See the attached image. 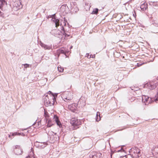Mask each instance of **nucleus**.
I'll return each instance as SVG.
<instances>
[{"instance_id": "obj_1", "label": "nucleus", "mask_w": 158, "mask_h": 158, "mask_svg": "<svg viewBox=\"0 0 158 158\" xmlns=\"http://www.w3.org/2000/svg\"><path fill=\"white\" fill-rule=\"evenodd\" d=\"M52 21V22L53 24L56 27H57L58 26L60 25V26L61 27V30L63 31V35L64 36V39H65L66 38H67L68 37H72V36H71L69 34V32L65 30V28L63 27V25L62 24V22L63 24H64V26L66 27V24L67 23L68 26L69 27V24L67 22V20H61L60 23V20Z\"/></svg>"}, {"instance_id": "obj_2", "label": "nucleus", "mask_w": 158, "mask_h": 158, "mask_svg": "<svg viewBox=\"0 0 158 158\" xmlns=\"http://www.w3.org/2000/svg\"><path fill=\"white\" fill-rule=\"evenodd\" d=\"M142 101L145 103V105H148L149 103H152L155 101L156 102L158 101V96L156 98H151L148 96L143 95L142 97Z\"/></svg>"}, {"instance_id": "obj_3", "label": "nucleus", "mask_w": 158, "mask_h": 158, "mask_svg": "<svg viewBox=\"0 0 158 158\" xmlns=\"http://www.w3.org/2000/svg\"><path fill=\"white\" fill-rule=\"evenodd\" d=\"M158 86V81L157 80H156L148 82L144 85L143 87L150 89H155Z\"/></svg>"}, {"instance_id": "obj_4", "label": "nucleus", "mask_w": 158, "mask_h": 158, "mask_svg": "<svg viewBox=\"0 0 158 158\" xmlns=\"http://www.w3.org/2000/svg\"><path fill=\"white\" fill-rule=\"evenodd\" d=\"M69 6L70 12L72 14H75L79 10V9L77 7V4L76 2H70Z\"/></svg>"}, {"instance_id": "obj_5", "label": "nucleus", "mask_w": 158, "mask_h": 158, "mask_svg": "<svg viewBox=\"0 0 158 158\" xmlns=\"http://www.w3.org/2000/svg\"><path fill=\"white\" fill-rule=\"evenodd\" d=\"M51 33L54 36L60 39H62L63 38V31L62 30L60 31L59 30H54L52 31Z\"/></svg>"}, {"instance_id": "obj_6", "label": "nucleus", "mask_w": 158, "mask_h": 158, "mask_svg": "<svg viewBox=\"0 0 158 158\" xmlns=\"http://www.w3.org/2000/svg\"><path fill=\"white\" fill-rule=\"evenodd\" d=\"M12 4L13 6V9L15 10H17L22 8L23 6L21 2L18 0H16L15 2H12Z\"/></svg>"}, {"instance_id": "obj_7", "label": "nucleus", "mask_w": 158, "mask_h": 158, "mask_svg": "<svg viewBox=\"0 0 158 158\" xmlns=\"http://www.w3.org/2000/svg\"><path fill=\"white\" fill-rule=\"evenodd\" d=\"M60 10L64 15L70 13L69 6H67L66 4L62 5L60 8Z\"/></svg>"}, {"instance_id": "obj_8", "label": "nucleus", "mask_w": 158, "mask_h": 158, "mask_svg": "<svg viewBox=\"0 0 158 158\" xmlns=\"http://www.w3.org/2000/svg\"><path fill=\"white\" fill-rule=\"evenodd\" d=\"M53 119L56 123L57 125L60 128H61V131H63L64 128L65 127L64 125H62L59 120V117L56 114H54L53 116Z\"/></svg>"}, {"instance_id": "obj_9", "label": "nucleus", "mask_w": 158, "mask_h": 158, "mask_svg": "<svg viewBox=\"0 0 158 158\" xmlns=\"http://www.w3.org/2000/svg\"><path fill=\"white\" fill-rule=\"evenodd\" d=\"M14 152L17 155H21L23 153V151L19 145H16L14 148Z\"/></svg>"}, {"instance_id": "obj_10", "label": "nucleus", "mask_w": 158, "mask_h": 158, "mask_svg": "<svg viewBox=\"0 0 158 158\" xmlns=\"http://www.w3.org/2000/svg\"><path fill=\"white\" fill-rule=\"evenodd\" d=\"M71 123L73 126L74 128L76 129L79 128L78 126L81 125V122L79 120L75 118L71 121Z\"/></svg>"}, {"instance_id": "obj_11", "label": "nucleus", "mask_w": 158, "mask_h": 158, "mask_svg": "<svg viewBox=\"0 0 158 158\" xmlns=\"http://www.w3.org/2000/svg\"><path fill=\"white\" fill-rule=\"evenodd\" d=\"M49 96H48V94L46 95H45V97L43 98V101L44 102V103L45 106H51L52 104V105H53L52 103H51V102L49 98Z\"/></svg>"}, {"instance_id": "obj_12", "label": "nucleus", "mask_w": 158, "mask_h": 158, "mask_svg": "<svg viewBox=\"0 0 158 158\" xmlns=\"http://www.w3.org/2000/svg\"><path fill=\"white\" fill-rule=\"evenodd\" d=\"M134 153H136L137 154L138 158H139L141 156L140 154V150L137 147H135L131 148L129 150V152H133Z\"/></svg>"}, {"instance_id": "obj_13", "label": "nucleus", "mask_w": 158, "mask_h": 158, "mask_svg": "<svg viewBox=\"0 0 158 158\" xmlns=\"http://www.w3.org/2000/svg\"><path fill=\"white\" fill-rule=\"evenodd\" d=\"M69 52V51H67L66 50L63 49L62 48H61L56 51V55H57L58 57H59L61 54H64L66 57H67V56L66 54L68 53Z\"/></svg>"}, {"instance_id": "obj_14", "label": "nucleus", "mask_w": 158, "mask_h": 158, "mask_svg": "<svg viewBox=\"0 0 158 158\" xmlns=\"http://www.w3.org/2000/svg\"><path fill=\"white\" fill-rule=\"evenodd\" d=\"M48 94H49L50 97H52V104L54 105L55 103V102L56 103V98L57 97V94H53L52 92L51 91H49L48 92Z\"/></svg>"}, {"instance_id": "obj_15", "label": "nucleus", "mask_w": 158, "mask_h": 158, "mask_svg": "<svg viewBox=\"0 0 158 158\" xmlns=\"http://www.w3.org/2000/svg\"><path fill=\"white\" fill-rule=\"evenodd\" d=\"M7 6V3L5 0H0V9L1 10L4 11Z\"/></svg>"}, {"instance_id": "obj_16", "label": "nucleus", "mask_w": 158, "mask_h": 158, "mask_svg": "<svg viewBox=\"0 0 158 158\" xmlns=\"http://www.w3.org/2000/svg\"><path fill=\"white\" fill-rule=\"evenodd\" d=\"M77 105L76 103H73L68 106L69 109L71 111L74 113H77Z\"/></svg>"}, {"instance_id": "obj_17", "label": "nucleus", "mask_w": 158, "mask_h": 158, "mask_svg": "<svg viewBox=\"0 0 158 158\" xmlns=\"http://www.w3.org/2000/svg\"><path fill=\"white\" fill-rule=\"evenodd\" d=\"M152 152L155 157L158 158V147H155L152 149Z\"/></svg>"}, {"instance_id": "obj_18", "label": "nucleus", "mask_w": 158, "mask_h": 158, "mask_svg": "<svg viewBox=\"0 0 158 158\" xmlns=\"http://www.w3.org/2000/svg\"><path fill=\"white\" fill-rule=\"evenodd\" d=\"M40 45L41 47L42 48H44L45 50H50L51 49H52V44L48 45L41 42Z\"/></svg>"}, {"instance_id": "obj_19", "label": "nucleus", "mask_w": 158, "mask_h": 158, "mask_svg": "<svg viewBox=\"0 0 158 158\" xmlns=\"http://www.w3.org/2000/svg\"><path fill=\"white\" fill-rule=\"evenodd\" d=\"M51 19V20H60V19L56 16V14L49 15L47 17V19Z\"/></svg>"}, {"instance_id": "obj_20", "label": "nucleus", "mask_w": 158, "mask_h": 158, "mask_svg": "<svg viewBox=\"0 0 158 158\" xmlns=\"http://www.w3.org/2000/svg\"><path fill=\"white\" fill-rule=\"evenodd\" d=\"M47 123V127H50L52 126L54 124V122H52L51 119L48 118L47 121H46Z\"/></svg>"}, {"instance_id": "obj_21", "label": "nucleus", "mask_w": 158, "mask_h": 158, "mask_svg": "<svg viewBox=\"0 0 158 158\" xmlns=\"http://www.w3.org/2000/svg\"><path fill=\"white\" fill-rule=\"evenodd\" d=\"M20 135V133H18L17 132L10 133V134L8 135V136L11 139H12L13 138V137H12V136L13 137L15 135Z\"/></svg>"}, {"instance_id": "obj_22", "label": "nucleus", "mask_w": 158, "mask_h": 158, "mask_svg": "<svg viewBox=\"0 0 158 158\" xmlns=\"http://www.w3.org/2000/svg\"><path fill=\"white\" fill-rule=\"evenodd\" d=\"M44 116L45 117V119L46 121H47L48 118H49V115L48 113L45 110V109H44Z\"/></svg>"}, {"instance_id": "obj_23", "label": "nucleus", "mask_w": 158, "mask_h": 158, "mask_svg": "<svg viewBox=\"0 0 158 158\" xmlns=\"http://www.w3.org/2000/svg\"><path fill=\"white\" fill-rule=\"evenodd\" d=\"M149 5L153 6L158 7V2H149Z\"/></svg>"}, {"instance_id": "obj_24", "label": "nucleus", "mask_w": 158, "mask_h": 158, "mask_svg": "<svg viewBox=\"0 0 158 158\" xmlns=\"http://www.w3.org/2000/svg\"><path fill=\"white\" fill-rule=\"evenodd\" d=\"M100 113L99 112H97L96 115V120L97 122H98L101 119V117L100 116Z\"/></svg>"}, {"instance_id": "obj_25", "label": "nucleus", "mask_w": 158, "mask_h": 158, "mask_svg": "<svg viewBox=\"0 0 158 158\" xmlns=\"http://www.w3.org/2000/svg\"><path fill=\"white\" fill-rule=\"evenodd\" d=\"M95 155H96V152H92L89 153V156L90 158H95Z\"/></svg>"}, {"instance_id": "obj_26", "label": "nucleus", "mask_w": 158, "mask_h": 158, "mask_svg": "<svg viewBox=\"0 0 158 158\" xmlns=\"http://www.w3.org/2000/svg\"><path fill=\"white\" fill-rule=\"evenodd\" d=\"M99 9L97 8H95L93 9V11H92L91 14H95L97 15L98 13Z\"/></svg>"}, {"instance_id": "obj_27", "label": "nucleus", "mask_w": 158, "mask_h": 158, "mask_svg": "<svg viewBox=\"0 0 158 158\" xmlns=\"http://www.w3.org/2000/svg\"><path fill=\"white\" fill-rule=\"evenodd\" d=\"M72 98H73L72 97H67L66 98H64L63 99L64 101L67 102L68 101L71 100Z\"/></svg>"}, {"instance_id": "obj_28", "label": "nucleus", "mask_w": 158, "mask_h": 158, "mask_svg": "<svg viewBox=\"0 0 158 158\" xmlns=\"http://www.w3.org/2000/svg\"><path fill=\"white\" fill-rule=\"evenodd\" d=\"M33 155H34V153L33 151H31L30 152V155H28V156L26 157V158H31Z\"/></svg>"}, {"instance_id": "obj_29", "label": "nucleus", "mask_w": 158, "mask_h": 158, "mask_svg": "<svg viewBox=\"0 0 158 158\" xmlns=\"http://www.w3.org/2000/svg\"><path fill=\"white\" fill-rule=\"evenodd\" d=\"M58 70L59 72H62L64 70V69L61 66H58L57 67Z\"/></svg>"}, {"instance_id": "obj_30", "label": "nucleus", "mask_w": 158, "mask_h": 158, "mask_svg": "<svg viewBox=\"0 0 158 158\" xmlns=\"http://www.w3.org/2000/svg\"><path fill=\"white\" fill-rule=\"evenodd\" d=\"M43 145H40V146L42 148H44L48 144V143L47 142H43Z\"/></svg>"}, {"instance_id": "obj_31", "label": "nucleus", "mask_w": 158, "mask_h": 158, "mask_svg": "<svg viewBox=\"0 0 158 158\" xmlns=\"http://www.w3.org/2000/svg\"><path fill=\"white\" fill-rule=\"evenodd\" d=\"M0 17H2L3 18H4L5 15L3 12H2L1 10H0Z\"/></svg>"}, {"instance_id": "obj_32", "label": "nucleus", "mask_w": 158, "mask_h": 158, "mask_svg": "<svg viewBox=\"0 0 158 158\" xmlns=\"http://www.w3.org/2000/svg\"><path fill=\"white\" fill-rule=\"evenodd\" d=\"M154 23H153L154 25L156 27H158V23H157V20H154Z\"/></svg>"}, {"instance_id": "obj_33", "label": "nucleus", "mask_w": 158, "mask_h": 158, "mask_svg": "<svg viewBox=\"0 0 158 158\" xmlns=\"http://www.w3.org/2000/svg\"><path fill=\"white\" fill-rule=\"evenodd\" d=\"M132 15L133 17H134V19H136V15L135 11L134 10L133 12H132Z\"/></svg>"}, {"instance_id": "obj_34", "label": "nucleus", "mask_w": 158, "mask_h": 158, "mask_svg": "<svg viewBox=\"0 0 158 158\" xmlns=\"http://www.w3.org/2000/svg\"><path fill=\"white\" fill-rule=\"evenodd\" d=\"M102 155V154L100 153H98L96 152V155L98 156V158H99Z\"/></svg>"}, {"instance_id": "obj_35", "label": "nucleus", "mask_w": 158, "mask_h": 158, "mask_svg": "<svg viewBox=\"0 0 158 158\" xmlns=\"http://www.w3.org/2000/svg\"><path fill=\"white\" fill-rule=\"evenodd\" d=\"M24 67L25 68H28L29 67L30 65L27 64H25L24 65Z\"/></svg>"}, {"instance_id": "obj_36", "label": "nucleus", "mask_w": 158, "mask_h": 158, "mask_svg": "<svg viewBox=\"0 0 158 158\" xmlns=\"http://www.w3.org/2000/svg\"><path fill=\"white\" fill-rule=\"evenodd\" d=\"M116 152V150H115L114 151H113L112 150L111 151V153H110V156H111V157H112V155L114 153Z\"/></svg>"}, {"instance_id": "obj_37", "label": "nucleus", "mask_w": 158, "mask_h": 158, "mask_svg": "<svg viewBox=\"0 0 158 158\" xmlns=\"http://www.w3.org/2000/svg\"><path fill=\"white\" fill-rule=\"evenodd\" d=\"M91 55H89V53H86L85 55V57H87L88 58H90L91 57Z\"/></svg>"}, {"instance_id": "obj_38", "label": "nucleus", "mask_w": 158, "mask_h": 158, "mask_svg": "<svg viewBox=\"0 0 158 158\" xmlns=\"http://www.w3.org/2000/svg\"><path fill=\"white\" fill-rule=\"evenodd\" d=\"M143 64H144L143 63H137V65L138 66V67H139V66H141V65H142Z\"/></svg>"}, {"instance_id": "obj_39", "label": "nucleus", "mask_w": 158, "mask_h": 158, "mask_svg": "<svg viewBox=\"0 0 158 158\" xmlns=\"http://www.w3.org/2000/svg\"><path fill=\"white\" fill-rule=\"evenodd\" d=\"M116 151V152H122V151L124 152V150H122V149L121 148L120 150H118V151Z\"/></svg>"}, {"instance_id": "obj_40", "label": "nucleus", "mask_w": 158, "mask_h": 158, "mask_svg": "<svg viewBox=\"0 0 158 158\" xmlns=\"http://www.w3.org/2000/svg\"><path fill=\"white\" fill-rule=\"evenodd\" d=\"M36 121H37V120H36L35 121V122L32 124L33 126H34L35 125V124L36 123Z\"/></svg>"}, {"instance_id": "obj_41", "label": "nucleus", "mask_w": 158, "mask_h": 158, "mask_svg": "<svg viewBox=\"0 0 158 158\" xmlns=\"http://www.w3.org/2000/svg\"><path fill=\"white\" fill-rule=\"evenodd\" d=\"M95 158H98V156L97 155H95Z\"/></svg>"}, {"instance_id": "obj_42", "label": "nucleus", "mask_w": 158, "mask_h": 158, "mask_svg": "<svg viewBox=\"0 0 158 158\" xmlns=\"http://www.w3.org/2000/svg\"><path fill=\"white\" fill-rule=\"evenodd\" d=\"M95 57V55H93L91 57L92 58H94Z\"/></svg>"}, {"instance_id": "obj_43", "label": "nucleus", "mask_w": 158, "mask_h": 158, "mask_svg": "<svg viewBox=\"0 0 158 158\" xmlns=\"http://www.w3.org/2000/svg\"><path fill=\"white\" fill-rule=\"evenodd\" d=\"M39 123H40V122H38V124H37V125H38V126L39 125Z\"/></svg>"}, {"instance_id": "obj_44", "label": "nucleus", "mask_w": 158, "mask_h": 158, "mask_svg": "<svg viewBox=\"0 0 158 158\" xmlns=\"http://www.w3.org/2000/svg\"><path fill=\"white\" fill-rule=\"evenodd\" d=\"M33 158H38L36 156L34 155Z\"/></svg>"}, {"instance_id": "obj_45", "label": "nucleus", "mask_w": 158, "mask_h": 158, "mask_svg": "<svg viewBox=\"0 0 158 158\" xmlns=\"http://www.w3.org/2000/svg\"><path fill=\"white\" fill-rule=\"evenodd\" d=\"M53 134H54L55 135H56V133H54V132H53Z\"/></svg>"}, {"instance_id": "obj_46", "label": "nucleus", "mask_w": 158, "mask_h": 158, "mask_svg": "<svg viewBox=\"0 0 158 158\" xmlns=\"http://www.w3.org/2000/svg\"><path fill=\"white\" fill-rule=\"evenodd\" d=\"M73 48V46H71L70 47V49H71Z\"/></svg>"}, {"instance_id": "obj_47", "label": "nucleus", "mask_w": 158, "mask_h": 158, "mask_svg": "<svg viewBox=\"0 0 158 158\" xmlns=\"http://www.w3.org/2000/svg\"><path fill=\"white\" fill-rule=\"evenodd\" d=\"M102 20H105V19H102Z\"/></svg>"}, {"instance_id": "obj_48", "label": "nucleus", "mask_w": 158, "mask_h": 158, "mask_svg": "<svg viewBox=\"0 0 158 158\" xmlns=\"http://www.w3.org/2000/svg\"><path fill=\"white\" fill-rule=\"evenodd\" d=\"M117 21H118V20H116V22H117Z\"/></svg>"}, {"instance_id": "obj_49", "label": "nucleus", "mask_w": 158, "mask_h": 158, "mask_svg": "<svg viewBox=\"0 0 158 158\" xmlns=\"http://www.w3.org/2000/svg\"><path fill=\"white\" fill-rule=\"evenodd\" d=\"M56 139H57V137H56Z\"/></svg>"}]
</instances>
